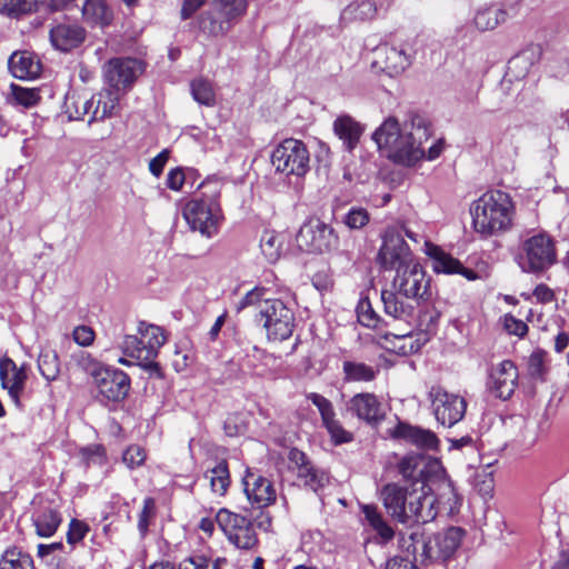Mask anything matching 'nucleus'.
Wrapping results in <instances>:
<instances>
[{"mask_svg":"<svg viewBox=\"0 0 569 569\" xmlns=\"http://www.w3.org/2000/svg\"><path fill=\"white\" fill-rule=\"evenodd\" d=\"M429 137V124L420 114H411L402 124L397 118L388 117L372 133L378 150L393 163L406 167L425 157L423 143Z\"/></svg>","mask_w":569,"mask_h":569,"instance_id":"nucleus-1","label":"nucleus"},{"mask_svg":"<svg viewBox=\"0 0 569 569\" xmlns=\"http://www.w3.org/2000/svg\"><path fill=\"white\" fill-rule=\"evenodd\" d=\"M429 137V124L420 114H411L402 124L397 118L388 117L372 133L378 150L393 163L406 167L425 157L423 143Z\"/></svg>","mask_w":569,"mask_h":569,"instance_id":"nucleus-2","label":"nucleus"},{"mask_svg":"<svg viewBox=\"0 0 569 569\" xmlns=\"http://www.w3.org/2000/svg\"><path fill=\"white\" fill-rule=\"evenodd\" d=\"M380 496L389 516L400 523H427L438 515V498L432 488L425 485L388 483L381 489Z\"/></svg>","mask_w":569,"mask_h":569,"instance_id":"nucleus-3","label":"nucleus"},{"mask_svg":"<svg viewBox=\"0 0 569 569\" xmlns=\"http://www.w3.org/2000/svg\"><path fill=\"white\" fill-rule=\"evenodd\" d=\"M470 213L475 230L489 237L511 228L515 206L508 193L490 190L472 202Z\"/></svg>","mask_w":569,"mask_h":569,"instance_id":"nucleus-4","label":"nucleus"},{"mask_svg":"<svg viewBox=\"0 0 569 569\" xmlns=\"http://www.w3.org/2000/svg\"><path fill=\"white\" fill-rule=\"evenodd\" d=\"M222 183L218 179H208L199 186L200 197L190 200L183 208V218L191 230L206 238H212L219 231L222 219L220 194Z\"/></svg>","mask_w":569,"mask_h":569,"instance_id":"nucleus-5","label":"nucleus"},{"mask_svg":"<svg viewBox=\"0 0 569 569\" xmlns=\"http://www.w3.org/2000/svg\"><path fill=\"white\" fill-rule=\"evenodd\" d=\"M399 473L407 480H411L415 487L419 483L432 488L435 480H439V486L443 490L440 498L448 496V503L452 509L458 503V496L455 492L450 480L443 476L442 467L438 460L427 459L422 455H408L398 463Z\"/></svg>","mask_w":569,"mask_h":569,"instance_id":"nucleus-6","label":"nucleus"},{"mask_svg":"<svg viewBox=\"0 0 569 569\" xmlns=\"http://www.w3.org/2000/svg\"><path fill=\"white\" fill-rule=\"evenodd\" d=\"M516 261L523 272H545L557 261L555 240L545 231L526 232L521 237Z\"/></svg>","mask_w":569,"mask_h":569,"instance_id":"nucleus-7","label":"nucleus"},{"mask_svg":"<svg viewBox=\"0 0 569 569\" xmlns=\"http://www.w3.org/2000/svg\"><path fill=\"white\" fill-rule=\"evenodd\" d=\"M80 365L92 377L93 385L98 391V399L103 401L118 402L123 400L130 389L129 376L112 367H104L97 362L90 355H82Z\"/></svg>","mask_w":569,"mask_h":569,"instance_id":"nucleus-8","label":"nucleus"},{"mask_svg":"<svg viewBox=\"0 0 569 569\" xmlns=\"http://www.w3.org/2000/svg\"><path fill=\"white\" fill-rule=\"evenodd\" d=\"M246 10V0H211L199 18V28L209 37L224 36Z\"/></svg>","mask_w":569,"mask_h":569,"instance_id":"nucleus-9","label":"nucleus"},{"mask_svg":"<svg viewBox=\"0 0 569 569\" xmlns=\"http://www.w3.org/2000/svg\"><path fill=\"white\" fill-rule=\"evenodd\" d=\"M271 163L277 172L300 178L310 169V154L301 140L289 138L273 149Z\"/></svg>","mask_w":569,"mask_h":569,"instance_id":"nucleus-10","label":"nucleus"},{"mask_svg":"<svg viewBox=\"0 0 569 569\" xmlns=\"http://www.w3.org/2000/svg\"><path fill=\"white\" fill-rule=\"evenodd\" d=\"M260 319L268 338L283 341L291 337L295 318L292 311L280 299H266L260 303Z\"/></svg>","mask_w":569,"mask_h":569,"instance_id":"nucleus-11","label":"nucleus"},{"mask_svg":"<svg viewBox=\"0 0 569 569\" xmlns=\"http://www.w3.org/2000/svg\"><path fill=\"white\" fill-rule=\"evenodd\" d=\"M428 400L436 420L442 426L452 427L465 417L467 409L465 398L447 391L439 385L430 387Z\"/></svg>","mask_w":569,"mask_h":569,"instance_id":"nucleus-12","label":"nucleus"},{"mask_svg":"<svg viewBox=\"0 0 569 569\" xmlns=\"http://www.w3.org/2000/svg\"><path fill=\"white\" fill-rule=\"evenodd\" d=\"M296 240L301 250L315 253L328 252L338 244L333 228L317 218L309 219L300 227Z\"/></svg>","mask_w":569,"mask_h":569,"instance_id":"nucleus-13","label":"nucleus"},{"mask_svg":"<svg viewBox=\"0 0 569 569\" xmlns=\"http://www.w3.org/2000/svg\"><path fill=\"white\" fill-rule=\"evenodd\" d=\"M390 287L405 298L421 302L427 299L430 279L422 266L416 260L396 270Z\"/></svg>","mask_w":569,"mask_h":569,"instance_id":"nucleus-14","label":"nucleus"},{"mask_svg":"<svg viewBox=\"0 0 569 569\" xmlns=\"http://www.w3.org/2000/svg\"><path fill=\"white\" fill-rule=\"evenodd\" d=\"M377 261L385 270L396 271L416 261V259L402 233L395 228H389L382 236V244L379 249Z\"/></svg>","mask_w":569,"mask_h":569,"instance_id":"nucleus-15","label":"nucleus"},{"mask_svg":"<svg viewBox=\"0 0 569 569\" xmlns=\"http://www.w3.org/2000/svg\"><path fill=\"white\" fill-rule=\"evenodd\" d=\"M216 520L228 540L237 548L249 550L257 545V535L252 523L246 517L227 509H220Z\"/></svg>","mask_w":569,"mask_h":569,"instance_id":"nucleus-16","label":"nucleus"},{"mask_svg":"<svg viewBox=\"0 0 569 569\" xmlns=\"http://www.w3.org/2000/svg\"><path fill=\"white\" fill-rule=\"evenodd\" d=\"M143 71V62L136 58H112L102 68L109 87L120 91L129 90Z\"/></svg>","mask_w":569,"mask_h":569,"instance_id":"nucleus-17","label":"nucleus"},{"mask_svg":"<svg viewBox=\"0 0 569 569\" xmlns=\"http://www.w3.org/2000/svg\"><path fill=\"white\" fill-rule=\"evenodd\" d=\"M465 531L458 527H450L446 531L435 535L420 545V561L422 563L446 561L458 549Z\"/></svg>","mask_w":569,"mask_h":569,"instance_id":"nucleus-18","label":"nucleus"},{"mask_svg":"<svg viewBox=\"0 0 569 569\" xmlns=\"http://www.w3.org/2000/svg\"><path fill=\"white\" fill-rule=\"evenodd\" d=\"M243 490L252 507H268L276 501L277 493L272 482L261 473L247 469L242 478Z\"/></svg>","mask_w":569,"mask_h":569,"instance_id":"nucleus-19","label":"nucleus"},{"mask_svg":"<svg viewBox=\"0 0 569 569\" xmlns=\"http://www.w3.org/2000/svg\"><path fill=\"white\" fill-rule=\"evenodd\" d=\"M289 462L291 468L296 471L297 478L303 483L305 487L317 492L322 489L328 482V475L313 466L307 455L297 448L289 452Z\"/></svg>","mask_w":569,"mask_h":569,"instance_id":"nucleus-20","label":"nucleus"},{"mask_svg":"<svg viewBox=\"0 0 569 569\" xmlns=\"http://www.w3.org/2000/svg\"><path fill=\"white\" fill-rule=\"evenodd\" d=\"M28 379L24 366L18 367L9 357L0 359V383L1 388L8 391V395L18 408H22L20 397L24 390Z\"/></svg>","mask_w":569,"mask_h":569,"instance_id":"nucleus-21","label":"nucleus"},{"mask_svg":"<svg viewBox=\"0 0 569 569\" xmlns=\"http://www.w3.org/2000/svg\"><path fill=\"white\" fill-rule=\"evenodd\" d=\"M347 410L369 425L379 423L386 415L378 397L370 392H361L351 397L347 402Z\"/></svg>","mask_w":569,"mask_h":569,"instance_id":"nucleus-22","label":"nucleus"},{"mask_svg":"<svg viewBox=\"0 0 569 569\" xmlns=\"http://www.w3.org/2000/svg\"><path fill=\"white\" fill-rule=\"evenodd\" d=\"M518 370L512 361L503 360L492 368L489 377V389L502 400L509 399L516 389Z\"/></svg>","mask_w":569,"mask_h":569,"instance_id":"nucleus-23","label":"nucleus"},{"mask_svg":"<svg viewBox=\"0 0 569 569\" xmlns=\"http://www.w3.org/2000/svg\"><path fill=\"white\" fill-rule=\"evenodd\" d=\"M381 301L387 316L405 322H409L413 318L416 309L420 305L415 299L405 298L392 287L381 291Z\"/></svg>","mask_w":569,"mask_h":569,"instance_id":"nucleus-24","label":"nucleus"},{"mask_svg":"<svg viewBox=\"0 0 569 569\" xmlns=\"http://www.w3.org/2000/svg\"><path fill=\"white\" fill-rule=\"evenodd\" d=\"M410 63V56L401 48L383 43L375 50L373 64L390 76L403 72Z\"/></svg>","mask_w":569,"mask_h":569,"instance_id":"nucleus-25","label":"nucleus"},{"mask_svg":"<svg viewBox=\"0 0 569 569\" xmlns=\"http://www.w3.org/2000/svg\"><path fill=\"white\" fill-rule=\"evenodd\" d=\"M425 252L433 259V271L437 273H459L467 280L473 281L478 279V273L472 269L463 267L459 260L443 252L438 246L429 241H425Z\"/></svg>","mask_w":569,"mask_h":569,"instance_id":"nucleus-26","label":"nucleus"},{"mask_svg":"<svg viewBox=\"0 0 569 569\" xmlns=\"http://www.w3.org/2000/svg\"><path fill=\"white\" fill-rule=\"evenodd\" d=\"M391 437L403 440L407 443L425 450H436L439 446V439L435 432L429 429H423L405 422H399L393 428Z\"/></svg>","mask_w":569,"mask_h":569,"instance_id":"nucleus-27","label":"nucleus"},{"mask_svg":"<svg viewBox=\"0 0 569 569\" xmlns=\"http://www.w3.org/2000/svg\"><path fill=\"white\" fill-rule=\"evenodd\" d=\"M119 348L126 357L136 360V363L150 372V375H154L157 377L162 376L159 363L149 355V350L138 336H124L119 343Z\"/></svg>","mask_w":569,"mask_h":569,"instance_id":"nucleus-28","label":"nucleus"},{"mask_svg":"<svg viewBox=\"0 0 569 569\" xmlns=\"http://www.w3.org/2000/svg\"><path fill=\"white\" fill-rule=\"evenodd\" d=\"M10 73L20 80L36 79L41 72L40 60L33 52L14 51L8 60Z\"/></svg>","mask_w":569,"mask_h":569,"instance_id":"nucleus-29","label":"nucleus"},{"mask_svg":"<svg viewBox=\"0 0 569 569\" xmlns=\"http://www.w3.org/2000/svg\"><path fill=\"white\" fill-rule=\"evenodd\" d=\"M86 38V31L78 24L60 23L50 30V41L60 51H70L80 46Z\"/></svg>","mask_w":569,"mask_h":569,"instance_id":"nucleus-30","label":"nucleus"},{"mask_svg":"<svg viewBox=\"0 0 569 569\" xmlns=\"http://www.w3.org/2000/svg\"><path fill=\"white\" fill-rule=\"evenodd\" d=\"M363 130V126L348 114L338 117L333 122L335 133L349 151L357 147Z\"/></svg>","mask_w":569,"mask_h":569,"instance_id":"nucleus-31","label":"nucleus"},{"mask_svg":"<svg viewBox=\"0 0 569 569\" xmlns=\"http://www.w3.org/2000/svg\"><path fill=\"white\" fill-rule=\"evenodd\" d=\"M120 101V90L108 88L101 90L94 99V109L89 119V123L94 120H103L110 118L117 110Z\"/></svg>","mask_w":569,"mask_h":569,"instance_id":"nucleus-32","label":"nucleus"},{"mask_svg":"<svg viewBox=\"0 0 569 569\" xmlns=\"http://www.w3.org/2000/svg\"><path fill=\"white\" fill-rule=\"evenodd\" d=\"M510 13L507 9L499 6H488L479 8L473 17L475 26L480 31L493 30L499 24L505 23Z\"/></svg>","mask_w":569,"mask_h":569,"instance_id":"nucleus-33","label":"nucleus"},{"mask_svg":"<svg viewBox=\"0 0 569 569\" xmlns=\"http://www.w3.org/2000/svg\"><path fill=\"white\" fill-rule=\"evenodd\" d=\"M32 520L37 535L42 538H49L57 532L62 517L56 508L49 506L38 510Z\"/></svg>","mask_w":569,"mask_h":569,"instance_id":"nucleus-34","label":"nucleus"},{"mask_svg":"<svg viewBox=\"0 0 569 569\" xmlns=\"http://www.w3.org/2000/svg\"><path fill=\"white\" fill-rule=\"evenodd\" d=\"M342 372L346 382H371L377 378L379 368L365 362L347 360L342 363Z\"/></svg>","mask_w":569,"mask_h":569,"instance_id":"nucleus-35","label":"nucleus"},{"mask_svg":"<svg viewBox=\"0 0 569 569\" xmlns=\"http://www.w3.org/2000/svg\"><path fill=\"white\" fill-rule=\"evenodd\" d=\"M94 109V97L84 94L68 93L64 101V112L69 120H83L84 116L91 113Z\"/></svg>","mask_w":569,"mask_h":569,"instance_id":"nucleus-36","label":"nucleus"},{"mask_svg":"<svg viewBox=\"0 0 569 569\" xmlns=\"http://www.w3.org/2000/svg\"><path fill=\"white\" fill-rule=\"evenodd\" d=\"M138 338L149 350L153 359L157 358L159 349L164 345L166 337L160 327L140 322L138 326Z\"/></svg>","mask_w":569,"mask_h":569,"instance_id":"nucleus-37","label":"nucleus"},{"mask_svg":"<svg viewBox=\"0 0 569 569\" xmlns=\"http://www.w3.org/2000/svg\"><path fill=\"white\" fill-rule=\"evenodd\" d=\"M38 369L40 375L48 381L52 382L60 375V359L54 349L42 347L38 356Z\"/></svg>","mask_w":569,"mask_h":569,"instance_id":"nucleus-38","label":"nucleus"},{"mask_svg":"<svg viewBox=\"0 0 569 569\" xmlns=\"http://www.w3.org/2000/svg\"><path fill=\"white\" fill-rule=\"evenodd\" d=\"M82 16L88 23L99 26H107L112 19V14L103 0H84Z\"/></svg>","mask_w":569,"mask_h":569,"instance_id":"nucleus-39","label":"nucleus"},{"mask_svg":"<svg viewBox=\"0 0 569 569\" xmlns=\"http://www.w3.org/2000/svg\"><path fill=\"white\" fill-rule=\"evenodd\" d=\"M376 13L377 7L375 2L361 0L347 6L341 13V19L345 22L365 21L375 18Z\"/></svg>","mask_w":569,"mask_h":569,"instance_id":"nucleus-40","label":"nucleus"},{"mask_svg":"<svg viewBox=\"0 0 569 569\" xmlns=\"http://www.w3.org/2000/svg\"><path fill=\"white\" fill-rule=\"evenodd\" d=\"M207 477L210 480L211 490L218 496H223L230 486V475L228 463L224 460L217 462V465L210 468L207 472Z\"/></svg>","mask_w":569,"mask_h":569,"instance_id":"nucleus-41","label":"nucleus"},{"mask_svg":"<svg viewBox=\"0 0 569 569\" xmlns=\"http://www.w3.org/2000/svg\"><path fill=\"white\" fill-rule=\"evenodd\" d=\"M260 249L269 262H276L281 254L282 237L271 230L263 231L260 238Z\"/></svg>","mask_w":569,"mask_h":569,"instance_id":"nucleus-42","label":"nucleus"},{"mask_svg":"<svg viewBox=\"0 0 569 569\" xmlns=\"http://www.w3.org/2000/svg\"><path fill=\"white\" fill-rule=\"evenodd\" d=\"M40 99L38 89L24 88L14 83L10 86L9 100L16 106L32 108L39 103Z\"/></svg>","mask_w":569,"mask_h":569,"instance_id":"nucleus-43","label":"nucleus"},{"mask_svg":"<svg viewBox=\"0 0 569 569\" xmlns=\"http://www.w3.org/2000/svg\"><path fill=\"white\" fill-rule=\"evenodd\" d=\"M362 512L368 523L378 532L381 538L389 540L393 537V530L383 520L376 506L365 505L362 506Z\"/></svg>","mask_w":569,"mask_h":569,"instance_id":"nucleus-44","label":"nucleus"},{"mask_svg":"<svg viewBox=\"0 0 569 569\" xmlns=\"http://www.w3.org/2000/svg\"><path fill=\"white\" fill-rule=\"evenodd\" d=\"M0 569H33V561L29 555L11 548L2 556Z\"/></svg>","mask_w":569,"mask_h":569,"instance_id":"nucleus-45","label":"nucleus"},{"mask_svg":"<svg viewBox=\"0 0 569 569\" xmlns=\"http://www.w3.org/2000/svg\"><path fill=\"white\" fill-rule=\"evenodd\" d=\"M357 317L358 321L367 328L377 329L382 323V319L373 310L368 297H363L359 300L357 306Z\"/></svg>","mask_w":569,"mask_h":569,"instance_id":"nucleus-46","label":"nucleus"},{"mask_svg":"<svg viewBox=\"0 0 569 569\" xmlns=\"http://www.w3.org/2000/svg\"><path fill=\"white\" fill-rule=\"evenodd\" d=\"M38 0H0V13L8 17H19L32 12Z\"/></svg>","mask_w":569,"mask_h":569,"instance_id":"nucleus-47","label":"nucleus"},{"mask_svg":"<svg viewBox=\"0 0 569 569\" xmlns=\"http://www.w3.org/2000/svg\"><path fill=\"white\" fill-rule=\"evenodd\" d=\"M191 92L196 101L204 106H213L214 91L211 83L204 79H197L191 83Z\"/></svg>","mask_w":569,"mask_h":569,"instance_id":"nucleus-48","label":"nucleus"},{"mask_svg":"<svg viewBox=\"0 0 569 569\" xmlns=\"http://www.w3.org/2000/svg\"><path fill=\"white\" fill-rule=\"evenodd\" d=\"M307 399L318 408L325 427L337 420L333 405L329 399L317 392L309 393Z\"/></svg>","mask_w":569,"mask_h":569,"instance_id":"nucleus-49","label":"nucleus"},{"mask_svg":"<svg viewBox=\"0 0 569 569\" xmlns=\"http://www.w3.org/2000/svg\"><path fill=\"white\" fill-rule=\"evenodd\" d=\"M369 220V212L360 207H352L343 218L345 224L350 229H361L368 224Z\"/></svg>","mask_w":569,"mask_h":569,"instance_id":"nucleus-50","label":"nucleus"},{"mask_svg":"<svg viewBox=\"0 0 569 569\" xmlns=\"http://www.w3.org/2000/svg\"><path fill=\"white\" fill-rule=\"evenodd\" d=\"M266 292L267 291L263 288H253L236 303V311L240 312L249 306H258V308L260 309V303L267 299L264 298Z\"/></svg>","mask_w":569,"mask_h":569,"instance_id":"nucleus-51","label":"nucleus"},{"mask_svg":"<svg viewBox=\"0 0 569 569\" xmlns=\"http://www.w3.org/2000/svg\"><path fill=\"white\" fill-rule=\"evenodd\" d=\"M89 526L78 519H72L69 523V529L67 532V542L71 546L80 542L89 532Z\"/></svg>","mask_w":569,"mask_h":569,"instance_id":"nucleus-52","label":"nucleus"},{"mask_svg":"<svg viewBox=\"0 0 569 569\" xmlns=\"http://www.w3.org/2000/svg\"><path fill=\"white\" fill-rule=\"evenodd\" d=\"M144 460L146 452L140 446L137 445L128 447L122 455L123 463H126L127 467L130 469L141 466L144 462Z\"/></svg>","mask_w":569,"mask_h":569,"instance_id":"nucleus-53","label":"nucleus"},{"mask_svg":"<svg viewBox=\"0 0 569 569\" xmlns=\"http://www.w3.org/2000/svg\"><path fill=\"white\" fill-rule=\"evenodd\" d=\"M325 428L329 432L335 445L347 443L353 439L352 433L346 430L339 420L331 421V423Z\"/></svg>","mask_w":569,"mask_h":569,"instance_id":"nucleus-54","label":"nucleus"},{"mask_svg":"<svg viewBox=\"0 0 569 569\" xmlns=\"http://www.w3.org/2000/svg\"><path fill=\"white\" fill-rule=\"evenodd\" d=\"M76 343L82 347L90 346L94 340V331L87 326H78L72 333Z\"/></svg>","mask_w":569,"mask_h":569,"instance_id":"nucleus-55","label":"nucleus"},{"mask_svg":"<svg viewBox=\"0 0 569 569\" xmlns=\"http://www.w3.org/2000/svg\"><path fill=\"white\" fill-rule=\"evenodd\" d=\"M154 509V501L152 498H146L143 508L139 515L138 528L142 535L148 530L149 518L152 516Z\"/></svg>","mask_w":569,"mask_h":569,"instance_id":"nucleus-56","label":"nucleus"},{"mask_svg":"<svg viewBox=\"0 0 569 569\" xmlns=\"http://www.w3.org/2000/svg\"><path fill=\"white\" fill-rule=\"evenodd\" d=\"M169 159V151L162 150L158 156L149 162V170L154 177H160L163 168Z\"/></svg>","mask_w":569,"mask_h":569,"instance_id":"nucleus-57","label":"nucleus"},{"mask_svg":"<svg viewBox=\"0 0 569 569\" xmlns=\"http://www.w3.org/2000/svg\"><path fill=\"white\" fill-rule=\"evenodd\" d=\"M184 182V173L180 168L171 169L167 174V187L173 191H179Z\"/></svg>","mask_w":569,"mask_h":569,"instance_id":"nucleus-58","label":"nucleus"},{"mask_svg":"<svg viewBox=\"0 0 569 569\" xmlns=\"http://www.w3.org/2000/svg\"><path fill=\"white\" fill-rule=\"evenodd\" d=\"M532 297L539 303H550L555 300V292L547 284L540 283L535 288Z\"/></svg>","mask_w":569,"mask_h":569,"instance_id":"nucleus-59","label":"nucleus"},{"mask_svg":"<svg viewBox=\"0 0 569 569\" xmlns=\"http://www.w3.org/2000/svg\"><path fill=\"white\" fill-rule=\"evenodd\" d=\"M505 327L509 333L518 336V337H523L528 331L527 325L523 321L518 320L513 317L506 318Z\"/></svg>","mask_w":569,"mask_h":569,"instance_id":"nucleus-60","label":"nucleus"},{"mask_svg":"<svg viewBox=\"0 0 569 569\" xmlns=\"http://www.w3.org/2000/svg\"><path fill=\"white\" fill-rule=\"evenodd\" d=\"M179 569H210V565L203 558H188L180 562ZM211 569H218V565L214 563Z\"/></svg>","mask_w":569,"mask_h":569,"instance_id":"nucleus-61","label":"nucleus"},{"mask_svg":"<svg viewBox=\"0 0 569 569\" xmlns=\"http://www.w3.org/2000/svg\"><path fill=\"white\" fill-rule=\"evenodd\" d=\"M529 371L532 377H540L543 372V357L540 352H535L529 358Z\"/></svg>","mask_w":569,"mask_h":569,"instance_id":"nucleus-62","label":"nucleus"},{"mask_svg":"<svg viewBox=\"0 0 569 569\" xmlns=\"http://www.w3.org/2000/svg\"><path fill=\"white\" fill-rule=\"evenodd\" d=\"M204 0H184L181 8V18L189 19L202 4Z\"/></svg>","mask_w":569,"mask_h":569,"instance_id":"nucleus-63","label":"nucleus"},{"mask_svg":"<svg viewBox=\"0 0 569 569\" xmlns=\"http://www.w3.org/2000/svg\"><path fill=\"white\" fill-rule=\"evenodd\" d=\"M386 569H419L411 561L403 558H392L387 565Z\"/></svg>","mask_w":569,"mask_h":569,"instance_id":"nucleus-64","label":"nucleus"}]
</instances>
